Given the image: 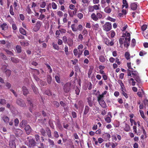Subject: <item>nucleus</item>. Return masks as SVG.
Instances as JSON below:
<instances>
[{
  "mask_svg": "<svg viewBox=\"0 0 148 148\" xmlns=\"http://www.w3.org/2000/svg\"><path fill=\"white\" fill-rule=\"evenodd\" d=\"M104 42H105V44L108 45H110V42L108 38H105L104 39Z\"/></svg>",
  "mask_w": 148,
  "mask_h": 148,
  "instance_id": "obj_49",
  "label": "nucleus"
},
{
  "mask_svg": "<svg viewBox=\"0 0 148 148\" xmlns=\"http://www.w3.org/2000/svg\"><path fill=\"white\" fill-rule=\"evenodd\" d=\"M111 11L112 10L110 7H106L104 9V12L108 14H110L111 12Z\"/></svg>",
  "mask_w": 148,
  "mask_h": 148,
  "instance_id": "obj_23",
  "label": "nucleus"
},
{
  "mask_svg": "<svg viewBox=\"0 0 148 148\" xmlns=\"http://www.w3.org/2000/svg\"><path fill=\"white\" fill-rule=\"evenodd\" d=\"M130 53H129V52H126L125 53V57L127 59V60H129V59H130Z\"/></svg>",
  "mask_w": 148,
  "mask_h": 148,
  "instance_id": "obj_39",
  "label": "nucleus"
},
{
  "mask_svg": "<svg viewBox=\"0 0 148 148\" xmlns=\"http://www.w3.org/2000/svg\"><path fill=\"white\" fill-rule=\"evenodd\" d=\"M71 29L73 32H76L78 30L81 31L83 28V26L81 25H78V28L77 27V25L75 24H73L71 26Z\"/></svg>",
  "mask_w": 148,
  "mask_h": 148,
  "instance_id": "obj_3",
  "label": "nucleus"
},
{
  "mask_svg": "<svg viewBox=\"0 0 148 148\" xmlns=\"http://www.w3.org/2000/svg\"><path fill=\"white\" fill-rule=\"evenodd\" d=\"M112 28V25L110 23L106 22L103 26V29L106 32L110 30Z\"/></svg>",
  "mask_w": 148,
  "mask_h": 148,
  "instance_id": "obj_2",
  "label": "nucleus"
},
{
  "mask_svg": "<svg viewBox=\"0 0 148 148\" xmlns=\"http://www.w3.org/2000/svg\"><path fill=\"white\" fill-rule=\"evenodd\" d=\"M136 42L135 39L133 38L131 41V46L134 47L136 45Z\"/></svg>",
  "mask_w": 148,
  "mask_h": 148,
  "instance_id": "obj_41",
  "label": "nucleus"
},
{
  "mask_svg": "<svg viewBox=\"0 0 148 148\" xmlns=\"http://www.w3.org/2000/svg\"><path fill=\"white\" fill-rule=\"evenodd\" d=\"M88 33V31L86 29H84L82 32V34L83 35H87Z\"/></svg>",
  "mask_w": 148,
  "mask_h": 148,
  "instance_id": "obj_64",
  "label": "nucleus"
},
{
  "mask_svg": "<svg viewBox=\"0 0 148 148\" xmlns=\"http://www.w3.org/2000/svg\"><path fill=\"white\" fill-rule=\"evenodd\" d=\"M19 32L21 33L24 35H26V31L23 28H20L19 29Z\"/></svg>",
  "mask_w": 148,
  "mask_h": 148,
  "instance_id": "obj_30",
  "label": "nucleus"
},
{
  "mask_svg": "<svg viewBox=\"0 0 148 148\" xmlns=\"http://www.w3.org/2000/svg\"><path fill=\"white\" fill-rule=\"evenodd\" d=\"M131 9L133 11L136 10L137 5L136 3H133L131 4L130 5Z\"/></svg>",
  "mask_w": 148,
  "mask_h": 148,
  "instance_id": "obj_12",
  "label": "nucleus"
},
{
  "mask_svg": "<svg viewBox=\"0 0 148 148\" xmlns=\"http://www.w3.org/2000/svg\"><path fill=\"white\" fill-rule=\"evenodd\" d=\"M111 137L110 135L108 133L104 134L103 135V138H105L106 140H108Z\"/></svg>",
  "mask_w": 148,
  "mask_h": 148,
  "instance_id": "obj_15",
  "label": "nucleus"
},
{
  "mask_svg": "<svg viewBox=\"0 0 148 148\" xmlns=\"http://www.w3.org/2000/svg\"><path fill=\"white\" fill-rule=\"evenodd\" d=\"M94 10H98L100 9V5L98 4V5H94Z\"/></svg>",
  "mask_w": 148,
  "mask_h": 148,
  "instance_id": "obj_53",
  "label": "nucleus"
},
{
  "mask_svg": "<svg viewBox=\"0 0 148 148\" xmlns=\"http://www.w3.org/2000/svg\"><path fill=\"white\" fill-rule=\"evenodd\" d=\"M79 55L77 56V58H79L80 57V56L82 54L83 52V50H81V49H78Z\"/></svg>",
  "mask_w": 148,
  "mask_h": 148,
  "instance_id": "obj_54",
  "label": "nucleus"
},
{
  "mask_svg": "<svg viewBox=\"0 0 148 148\" xmlns=\"http://www.w3.org/2000/svg\"><path fill=\"white\" fill-rule=\"evenodd\" d=\"M0 26L2 30L5 31L8 28V26L6 23H3Z\"/></svg>",
  "mask_w": 148,
  "mask_h": 148,
  "instance_id": "obj_13",
  "label": "nucleus"
},
{
  "mask_svg": "<svg viewBox=\"0 0 148 148\" xmlns=\"http://www.w3.org/2000/svg\"><path fill=\"white\" fill-rule=\"evenodd\" d=\"M90 108L88 105L85 106V109L84 112V115H86L89 112Z\"/></svg>",
  "mask_w": 148,
  "mask_h": 148,
  "instance_id": "obj_16",
  "label": "nucleus"
},
{
  "mask_svg": "<svg viewBox=\"0 0 148 148\" xmlns=\"http://www.w3.org/2000/svg\"><path fill=\"white\" fill-rule=\"evenodd\" d=\"M112 117V115L111 113H108L107 116L105 118V121H110L111 120V118Z\"/></svg>",
  "mask_w": 148,
  "mask_h": 148,
  "instance_id": "obj_32",
  "label": "nucleus"
},
{
  "mask_svg": "<svg viewBox=\"0 0 148 148\" xmlns=\"http://www.w3.org/2000/svg\"><path fill=\"white\" fill-rule=\"evenodd\" d=\"M92 27L93 29L95 30H97L99 27V25L98 24L96 23L95 25H92Z\"/></svg>",
  "mask_w": 148,
  "mask_h": 148,
  "instance_id": "obj_25",
  "label": "nucleus"
},
{
  "mask_svg": "<svg viewBox=\"0 0 148 148\" xmlns=\"http://www.w3.org/2000/svg\"><path fill=\"white\" fill-rule=\"evenodd\" d=\"M10 59L14 63H17L19 61V60L18 58L15 57H11Z\"/></svg>",
  "mask_w": 148,
  "mask_h": 148,
  "instance_id": "obj_18",
  "label": "nucleus"
},
{
  "mask_svg": "<svg viewBox=\"0 0 148 148\" xmlns=\"http://www.w3.org/2000/svg\"><path fill=\"white\" fill-rule=\"evenodd\" d=\"M47 82L49 84H51L52 82V77L51 76L48 75L47 76Z\"/></svg>",
  "mask_w": 148,
  "mask_h": 148,
  "instance_id": "obj_22",
  "label": "nucleus"
},
{
  "mask_svg": "<svg viewBox=\"0 0 148 148\" xmlns=\"http://www.w3.org/2000/svg\"><path fill=\"white\" fill-rule=\"evenodd\" d=\"M23 94L24 95H27L29 92V91L26 87L23 86L22 87Z\"/></svg>",
  "mask_w": 148,
  "mask_h": 148,
  "instance_id": "obj_17",
  "label": "nucleus"
},
{
  "mask_svg": "<svg viewBox=\"0 0 148 148\" xmlns=\"http://www.w3.org/2000/svg\"><path fill=\"white\" fill-rule=\"evenodd\" d=\"M69 14V15L70 17H73L74 16V13H73V11H72L71 10H69L68 11Z\"/></svg>",
  "mask_w": 148,
  "mask_h": 148,
  "instance_id": "obj_63",
  "label": "nucleus"
},
{
  "mask_svg": "<svg viewBox=\"0 0 148 148\" xmlns=\"http://www.w3.org/2000/svg\"><path fill=\"white\" fill-rule=\"evenodd\" d=\"M99 61L102 62V63H103V62H105L106 60V58L104 56H99Z\"/></svg>",
  "mask_w": 148,
  "mask_h": 148,
  "instance_id": "obj_28",
  "label": "nucleus"
},
{
  "mask_svg": "<svg viewBox=\"0 0 148 148\" xmlns=\"http://www.w3.org/2000/svg\"><path fill=\"white\" fill-rule=\"evenodd\" d=\"M25 130L27 134H29L31 131V127L29 125H26L25 127Z\"/></svg>",
  "mask_w": 148,
  "mask_h": 148,
  "instance_id": "obj_11",
  "label": "nucleus"
},
{
  "mask_svg": "<svg viewBox=\"0 0 148 148\" xmlns=\"http://www.w3.org/2000/svg\"><path fill=\"white\" fill-rule=\"evenodd\" d=\"M27 125V123L25 121H22L20 124V126L21 127H24Z\"/></svg>",
  "mask_w": 148,
  "mask_h": 148,
  "instance_id": "obj_29",
  "label": "nucleus"
},
{
  "mask_svg": "<svg viewBox=\"0 0 148 148\" xmlns=\"http://www.w3.org/2000/svg\"><path fill=\"white\" fill-rule=\"evenodd\" d=\"M134 78L137 83V85L139 87H140L139 86L141 85L142 84V81L138 74L137 75L136 77H134Z\"/></svg>",
  "mask_w": 148,
  "mask_h": 148,
  "instance_id": "obj_9",
  "label": "nucleus"
},
{
  "mask_svg": "<svg viewBox=\"0 0 148 148\" xmlns=\"http://www.w3.org/2000/svg\"><path fill=\"white\" fill-rule=\"evenodd\" d=\"M99 104L103 108H105L106 107V105L104 100H101L99 103Z\"/></svg>",
  "mask_w": 148,
  "mask_h": 148,
  "instance_id": "obj_19",
  "label": "nucleus"
},
{
  "mask_svg": "<svg viewBox=\"0 0 148 148\" xmlns=\"http://www.w3.org/2000/svg\"><path fill=\"white\" fill-rule=\"evenodd\" d=\"M16 50L17 51V52L18 53H20L21 51V47L18 45H17L16 46Z\"/></svg>",
  "mask_w": 148,
  "mask_h": 148,
  "instance_id": "obj_31",
  "label": "nucleus"
},
{
  "mask_svg": "<svg viewBox=\"0 0 148 148\" xmlns=\"http://www.w3.org/2000/svg\"><path fill=\"white\" fill-rule=\"evenodd\" d=\"M52 103L54 104V105L56 107H59L60 104L57 101H53Z\"/></svg>",
  "mask_w": 148,
  "mask_h": 148,
  "instance_id": "obj_47",
  "label": "nucleus"
},
{
  "mask_svg": "<svg viewBox=\"0 0 148 148\" xmlns=\"http://www.w3.org/2000/svg\"><path fill=\"white\" fill-rule=\"evenodd\" d=\"M46 5V3L45 1H42L40 4V6L41 8H45Z\"/></svg>",
  "mask_w": 148,
  "mask_h": 148,
  "instance_id": "obj_51",
  "label": "nucleus"
},
{
  "mask_svg": "<svg viewBox=\"0 0 148 148\" xmlns=\"http://www.w3.org/2000/svg\"><path fill=\"white\" fill-rule=\"evenodd\" d=\"M124 129L126 132H129L130 130V127L129 125L127 124L126 123H125V126Z\"/></svg>",
  "mask_w": 148,
  "mask_h": 148,
  "instance_id": "obj_24",
  "label": "nucleus"
},
{
  "mask_svg": "<svg viewBox=\"0 0 148 148\" xmlns=\"http://www.w3.org/2000/svg\"><path fill=\"white\" fill-rule=\"evenodd\" d=\"M16 139L15 137H14L13 138H11L9 142V146L11 148H16V144L15 143Z\"/></svg>",
  "mask_w": 148,
  "mask_h": 148,
  "instance_id": "obj_7",
  "label": "nucleus"
},
{
  "mask_svg": "<svg viewBox=\"0 0 148 148\" xmlns=\"http://www.w3.org/2000/svg\"><path fill=\"white\" fill-rule=\"evenodd\" d=\"M144 105V107L146 108L147 107H148V100L147 99H144L143 101Z\"/></svg>",
  "mask_w": 148,
  "mask_h": 148,
  "instance_id": "obj_42",
  "label": "nucleus"
},
{
  "mask_svg": "<svg viewBox=\"0 0 148 148\" xmlns=\"http://www.w3.org/2000/svg\"><path fill=\"white\" fill-rule=\"evenodd\" d=\"M107 19L109 21H110L112 22H115L116 21V20L114 18H112L111 17L109 16H108Z\"/></svg>",
  "mask_w": 148,
  "mask_h": 148,
  "instance_id": "obj_52",
  "label": "nucleus"
},
{
  "mask_svg": "<svg viewBox=\"0 0 148 148\" xmlns=\"http://www.w3.org/2000/svg\"><path fill=\"white\" fill-rule=\"evenodd\" d=\"M36 4L34 2H33L32 3V8H34V12L35 13V16H36L37 15V12L36 10L34 8L36 6Z\"/></svg>",
  "mask_w": 148,
  "mask_h": 148,
  "instance_id": "obj_36",
  "label": "nucleus"
},
{
  "mask_svg": "<svg viewBox=\"0 0 148 148\" xmlns=\"http://www.w3.org/2000/svg\"><path fill=\"white\" fill-rule=\"evenodd\" d=\"M131 35L129 32H126V33L124 34L123 35L122 37L127 38V39H130V40H131Z\"/></svg>",
  "mask_w": 148,
  "mask_h": 148,
  "instance_id": "obj_14",
  "label": "nucleus"
},
{
  "mask_svg": "<svg viewBox=\"0 0 148 148\" xmlns=\"http://www.w3.org/2000/svg\"><path fill=\"white\" fill-rule=\"evenodd\" d=\"M130 39H127V38H120L119 39V42L120 47H122L123 45L124 44L125 47L128 48L130 45Z\"/></svg>",
  "mask_w": 148,
  "mask_h": 148,
  "instance_id": "obj_1",
  "label": "nucleus"
},
{
  "mask_svg": "<svg viewBox=\"0 0 148 148\" xmlns=\"http://www.w3.org/2000/svg\"><path fill=\"white\" fill-rule=\"evenodd\" d=\"M91 17L92 19L95 21H97L98 18L97 17V15H96L95 13H92L91 14Z\"/></svg>",
  "mask_w": 148,
  "mask_h": 148,
  "instance_id": "obj_20",
  "label": "nucleus"
},
{
  "mask_svg": "<svg viewBox=\"0 0 148 148\" xmlns=\"http://www.w3.org/2000/svg\"><path fill=\"white\" fill-rule=\"evenodd\" d=\"M111 32V36L112 38L114 37L115 35V32L114 31L112 30L110 31Z\"/></svg>",
  "mask_w": 148,
  "mask_h": 148,
  "instance_id": "obj_59",
  "label": "nucleus"
},
{
  "mask_svg": "<svg viewBox=\"0 0 148 148\" xmlns=\"http://www.w3.org/2000/svg\"><path fill=\"white\" fill-rule=\"evenodd\" d=\"M48 141L50 145H51L52 147H53L54 146H55V143L53 140H51V139H48Z\"/></svg>",
  "mask_w": 148,
  "mask_h": 148,
  "instance_id": "obj_33",
  "label": "nucleus"
},
{
  "mask_svg": "<svg viewBox=\"0 0 148 148\" xmlns=\"http://www.w3.org/2000/svg\"><path fill=\"white\" fill-rule=\"evenodd\" d=\"M123 5H122L123 8L125 7V8H127L128 7V5L126 0H123Z\"/></svg>",
  "mask_w": 148,
  "mask_h": 148,
  "instance_id": "obj_27",
  "label": "nucleus"
},
{
  "mask_svg": "<svg viewBox=\"0 0 148 148\" xmlns=\"http://www.w3.org/2000/svg\"><path fill=\"white\" fill-rule=\"evenodd\" d=\"M4 50L8 54L12 56H14L13 53L11 51H9L8 49H4Z\"/></svg>",
  "mask_w": 148,
  "mask_h": 148,
  "instance_id": "obj_43",
  "label": "nucleus"
},
{
  "mask_svg": "<svg viewBox=\"0 0 148 148\" xmlns=\"http://www.w3.org/2000/svg\"><path fill=\"white\" fill-rule=\"evenodd\" d=\"M36 142L32 138H30L28 141V145L30 147H33L36 145Z\"/></svg>",
  "mask_w": 148,
  "mask_h": 148,
  "instance_id": "obj_8",
  "label": "nucleus"
},
{
  "mask_svg": "<svg viewBox=\"0 0 148 148\" xmlns=\"http://www.w3.org/2000/svg\"><path fill=\"white\" fill-rule=\"evenodd\" d=\"M67 32L70 34V36H73V37H74L75 36V34L71 30H69L67 31Z\"/></svg>",
  "mask_w": 148,
  "mask_h": 148,
  "instance_id": "obj_58",
  "label": "nucleus"
},
{
  "mask_svg": "<svg viewBox=\"0 0 148 148\" xmlns=\"http://www.w3.org/2000/svg\"><path fill=\"white\" fill-rule=\"evenodd\" d=\"M131 73L134 78V77H136L138 74L137 72L136 71H131Z\"/></svg>",
  "mask_w": 148,
  "mask_h": 148,
  "instance_id": "obj_50",
  "label": "nucleus"
},
{
  "mask_svg": "<svg viewBox=\"0 0 148 148\" xmlns=\"http://www.w3.org/2000/svg\"><path fill=\"white\" fill-rule=\"evenodd\" d=\"M73 53L75 56H78L79 55V52L77 49H73Z\"/></svg>",
  "mask_w": 148,
  "mask_h": 148,
  "instance_id": "obj_44",
  "label": "nucleus"
},
{
  "mask_svg": "<svg viewBox=\"0 0 148 148\" xmlns=\"http://www.w3.org/2000/svg\"><path fill=\"white\" fill-rule=\"evenodd\" d=\"M71 84L70 82L66 83L64 85V91L65 92L68 93L71 90Z\"/></svg>",
  "mask_w": 148,
  "mask_h": 148,
  "instance_id": "obj_5",
  "label": "nucleus"
},
{
  "mask_svg": "<svg viewBox=\"0 0 148 148\" xmlns=\"http://www.w3.org/2000/svg\"><path fill=\"white\" fill-rule=\"evenodd\" d=\"M148 26L147 25H144L141 26V29L142 31H143V32L147 30Z\"/></svg>",
  "mask_w": 148,
  "mask_h": 148,
  "instance_id": "obj_35",
  "label": "nucleus"
},
{
  "mask_svg": "<svg viewBox=\"0 0 148 148\" xmlns=\"http://www.w3.org/2000/svg\"><path fill=\"white\" fill-rule=\"evenodd\" d=\"M88 10L90 12H92L94 11V6L90 5L88 7Z\"/></svg>",
  "mask_w": 148,
  "mask_h": 148,
  "instance_id": "obj_38",
  "label": "nucleus"
},
{
  "mask_svg": "<svg viewBox=\"0 0 148 148\" xmlns=\"http://www.w3.org/2000/svg\"><path fill=\"white\" fill-rule=\"evenodd\" d=\"M46 131L48 137L49 138H52V134L50 128H47L46 129Z\"/></svg>",
  "mask_w": 148,
  "mask_h": 148,
  "instance_id": "obj_21",
  "label": "nucleus"
},
{
  "mask_svg": "<svg viewBox=\"0 0 148 148\" xmlns=\"http://www.w3.org/2000/svg\"><path fill=\"white\" fill-rule=\"evenodd\" d=\"M143 34L145 38L148 39V27L147 28L145 32H143Z\"/></svg>",
  "mask_w": 148,
  "mask_h": 148,
  "instance_id": "obj_26",
  "label": "nucleus"
},
{
  "mask_svg": "<svg viewBox=\"0 0 148 148\" xmlns=\"http://www.w3.org/2000/svg\"><path fill=\"white\" fill-rule=\"evenodd\" d=\"M55 78L57 82L60 83V80L59 77L58 76L56 75L55 77Z\"/></svg>",
  "mask_w": 148,
  "mask_h": 148,
  "instance_id": "obj_57",
  "label": "nucleus"
},
{
  "mask_svg": "<svg viewBox=\"0 0 148 148\" xmlns=\"http://www.w3.org/2000/svg\"><path fill=\"white\" fill-rule=\"evenodd\" d=\"M45 64L46 65L47 68H48V70H49V72L50 73H51L52 72V70L51 67V66L48 64V63H45Z\"/></svg>",
  "mask_w": 148,
  "mask_h": 148,
  "instance_id": "obj_45",
  "label": "nucleus"
},
{
  "mask_svg": "<svg viewBox=\"0 0 148 148\" xmlns=\"http://www.w3.org/2000/svg\"><path fill=\"white\" fill-rule=\"evenodd\" d=\"M6 103V101L5 99H1L0 101V103L2 105H4Z\"/></svg>",
  "mask_w": 148,
  "mask_h": 148,
  "instance_id": "obj_60",
  "label": "nucleus"
},
{
  "mask_svg": "<svg viewBox=\"0 0 148 148\" xmlns=\"http://www.w3.org/2000/svg\"><path fill=\"white\" fill-rule=\"evenodd\" d=\"M13 10L12 6L11 5L10 6V12L11 14L12 15H14V14L13 12Z\"/></svg>",
  "mask_w": 148,
  "mask_h": 148,
  "instance_id": "obj_40",
  "label": "nucleus"
},
{
  "mask_svg": "<svg viewBox=\"0 0 148 148\" xmlns=\"http://www.w3.org/2000/svg\"><path fill=\"white\" fill-rule=\"evenodd\" d=\"M27 101L28 102V103L30 104V106L29 107V110L30 112L32 113L34 112L33 109L34 110L36 109V105H35V104L33 103V102L31 101V99L30 98H28L27 99Z\"/></svg>",
  "mask_w": 148,
  "mask_h": 148,
  "instance_id": "obj_4",
  "label": "nucleus"
},
{
  "mask_svg": "<svg viewBox=\"0 0 148 148\" xmlns=\"http://www.w3.org/2000/svg\"><path fill=\"white\" fill-rule=\"evenodd\" d=\"M0 55L1 56L2 58L4 60H7V57L6 56L3 54L2 53H1L0 54Z\"/></svg>",
  "mask_w": 148,
  "mask_h": 148,
  "instance_id": "obj_55",
  "label": "nucleus"
},
{
  "mask_svg": "<svg viewBox=\"0 0 148 148\" xmlns=\"http://www.w3.org/2000/svg\"><path fill=\"white\" fill-rule=\"evenodd\" d=\"M51 5L52 8L54 10H56L57 9V5L55 2H52L51 3Z\"/></svg>",
  "mask_w": 148,
  "mask_h": 148,
  "instance_id": "obj_46",
  "label": "nucleus"
},
{
  "mask_svg": "<svg viewBox=\"0 0 148 148\" xmlns=\"http://www.w3.org/2000/svg\"><path fill=\"white\" fill-rule=\"evenodd\" d=\"M52 45L53 47V48L55 49H56L57 50H58L59 49V47L58 46L57 44H56L54 43H52Z\"/></svg>",
  "mask_w": 148,
  "mask_h": 148,
  "instance_id": "obj_37",
  "label": "nucleus"
},
{
  "mask_svg": "<svg viewBox=\"0 0 148 148\" xmlns=\"http://www.w3.org/2000/svg\"><path fill=\"white\" fill-rule=\"evenodd\" d=\"M103 99V98L102 97L101 94H99L98 97H97V100L99 103L100 102V101Z\"/></svg>",
  "mask_w": 148,
  "mask_h": 148,
  "instance_id": "obj_56",
  "label": "nucleus"
},
{
  "mask_svg": "<svg viewBox=\"0 0 148 148\" xmlns=\"http://www.w3.org/2000/svg\"><path fill=\"white\" fill-rule=\"evenodd\" d=\"M97 16L98 18H102L103 15L102 14L100 13L99 12H98L97 14Z\"/></svg>",
  "mask_w": 148,
  "mask_h": 148,
  "instance_id": "obj_62",
  "label": "nucleus"
},
{
  "mask_svg": "<svg viewBox=\"0 0 148 148\" xmlns=\"http://www.w3.org/2000/svg\"><path fill=\"white\" fill-rule=\"evenodd\" d=\"M87 102L88 103V105L90 107H92L93 106V102L92 100V98L90 97H88L87 98Z\"/></svg>",
  "mask_w": 148,
  "mask_h": 148,
  "instance_id": "obj_10",
  "label": "nucleus"
},
{
  "mask_svg": "<svg viewBox=\"0 0 148 148\" xmlns=\"http://www.w3.org/2000/svg\"><path fill=\"white\" fill-rule=\"evenodd\" d=\"M31 88H32V89H33L34 92L36 94L37 92H36V86H34V84H32Z\"/></svg>",
  "mask_w": 148,
  "mask_h": 148,
  "instance_id": "obj_48",
  "label": "nucleus"
},
{
  "mask_svg": "<svg viewBox=\"0 0 148 148\" xmlns=\"http://www.w3.org/2000/svg\"><path fill=\"white\" fill-rule=\"evenodd\" d=\"M40 132L43 136H45L46 135V132L45 130L42 129H41L40 131Z\"/></svg>",
  "mask_w": 148,
  "mask_h": 148,
  "instance_id": "obj_61",
  "label": "nucleus"
},
{
  "mask_svg": "<svg viewBox=\"0 0 148 148\" xmlns=\"http://www.w3.org/2000/svg\"><path fill=\"white\" fill-rule=\"evenodd\" d=\"M16 103L17 104L21 107H25L26 106V105L25 101L20 99H17Z\"/></svg>",
  "mask_w": 148,
  "mask_h": 148,
  "instance_id": "obj_6",
  "label": "nucleus"
},
{
  "mask_svg": "<svg viewBox=\"0 0 148 148\" xmlns=\"http://www.w3.org/2000/svg\"><path fill=\"white\" fill-rule=\"evenodd\" d=\"M5 73L7 76L9 77L11 74V71L9 69H7L5 71Z\"/></svg>",
  "mask_w": 148,
  "mask_h": 148,
  "instance_id": "obj_34",
  "label": "nucleus"
}]
</instances>
